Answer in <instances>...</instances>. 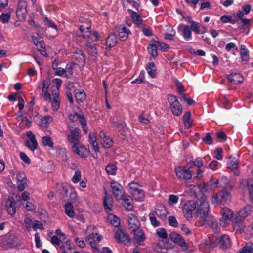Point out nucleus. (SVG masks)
I'll list each match as a JSON object with an SVG mask.
<instances>
[{
    "instance_id": "f257e3e1",
    "label": "nucleus",
    "mask_w": 253,
    "mask_h": 253,
    "mask_svg": "<svg viewBox=\"0 0 253 253\" xmlns=\"http://www.w3.org/2000/svg\"><path fill=\"white\" fill-rule=\"evenodd\" d=\"M198 198V202L196 208V214L203 222V224L207 223L213 225L215 220L213 217L209 214L210 206L206 201V196L202 193L199 195Z\"/></svg>"
},
{
    "instance_id": "f03ea898",
    "label": "nucleus",
    "mask_w": 253,
    "mask_h": 253,
    "mask_svg": "<svg viewBox=\"0 0 253 253\" xmlns=\"http://www.w3.org/2000/svg\"><path fill=\"white\" fill-rule=\"evenodd\" d=\"M168 100L172 114L175 116H180L182 113V107L177 98L175 95L169 94Z\"/></svg>"
},
{
    "instance_id": "7ed1b4c3",
    "label": "nucleus",
    "mask_w": 253,
    "mask_h": 253,
    "mask_svg": "<svg viewBox=\"0 0 253 253\" xmlns=\"http://www.w3.org/2000/svg\"><path fill=\"white\" fill-rule=\"evenodd\" d=\"M189 167L177 166L175 167L174 171L177 177L182 180L188 181L191 179L193 172L189 170Z\"/></svg>"
},
{
    "instance_id": "20e7f679",
    "label": "nucleus",
    "mask_w": 253,
    "mask_h": 253,
    "mask_svg": "<svg viewBox=\"0 0 253 253\" xmlns=\"http://www.w3.org/2000/svg\"><path fill=\"white\" fill-rule=\"evenodd\" d=\"M230 193L225 191L222 190L213 195L211 202L213 204H222L230 201Z\"/></svg>"
},
{
    "instance_id": "39448f33",
    "label": "nucleus",
    "mask_w": 253,
    "mask_h": 253,
    "mask_svg": "<svg viewBox=\"0 0 253 253\" xmlns=\"http://www.w3.org/2000/svg\"><path fill=\"white\" fill-rule=\"evenodd\" d=\"M140 186L137 183L134 182H130L129 184L130 192L134 198L137 201H142L145 197L144 191L140 188Z\"/></svg>"
},
{
    "instance_id": "423d86ee",
    "label": "nucleus",
    "mask_w": 253,
    "mask_h": 253,
    "mask_svg": "<svg viewBox=\"0 0 253 253\" xmlns=\"http://www.w3.org/2000/svg\"><path fill=\"white\" fill-rule=\"evenodd\" d=\"M70 132L67 134V139L72 146H76L80 144L81 137L80 130L76 127H70Z\"/></svg>"
},
{
    "instance_id": "0eeeda50",
    "label": "nucleus",
    "mask_w": 253,
    "mask_h": 253,
    "mask_svg": "<svg viewBox=\"0 0 253 253\" xmlns=\"http://www.w3.org/2000/svg\"><path fill=\"white\" fill-rule=\"evenodd\" d=\"M86 240L88 242L92 248L99 251V249L97 248V244L95 241L96 236L98 235L96 227L94 226H88L86 229Z\"/></svg>"
},
{
    "instance_id": "6e6552de",
    "label": "nucleus",
    "mask_w": 253,
    "mask_h": 253,
    "mask_svg": "<svg viewBox=\"0 0 253 253\" xmlns=\"http://www.w3.org/2000/svg\"><path fill=\"white\" fill-rule=\"evenodd\" d=\"M196 204L192 200L187 201L182 206V211L184 217L187 220H190L192 218V211L195 210Z\"/></svg>"
},
{
    "instance_id": "1a4fd4ad",
    "label": "nucleus",
    "mask_w": 253,
    "mask_h": 253,
    "mask_svg": "<svg viewBox=\"0 0 253 253\" xmlns=\"http://www.w3.org/2000/svg\"><path fill=\"white\" fill-rule=\"evenodd\" d=\"M221 218L219 224L222 227H226L229 225L232 218L233 216V211L228 208H223L221 211Z\"/></svg>"
},
{
    "instance_id": "9d476101",
    "label": "nucleus",
    "mask_w": 253,
    "mask_h": 253,
    "mask_svg": "<svg viewBox=\"0 0 253 253\" xmlns=\"http://www.w3.org/2000/svg\"><path fill=\"white\" fill-rule=\"evenodd\" d=\"M110 186L112 193L116 199L117 200L122 199L125 195L123 186L115 180H113L110 182Z\"/></svg>"
},
{
    "instance_id": "9b49d317",
    "label": "nucleus",
    "mask_w": 253,
    "mask_h": 253,
    "mask_svg": "<svg viewBox=\"0 0 253 253\" xmlns=\"http://www.w3.org/2000/svg\"><path fill=\"white\" fill-rule=\"evenodd\" d=\"M27 3L25 1L20 0L18 3L16 15L20 21H24L27 14Z\"/></svg>"
},
{
    "instance_id": "f8f14e48",
    "label": "nucleus",
    "mask_w": 253,
    "mask_h": 253,
    "mask_svg": "<svg viewBox=\"0 0 253 253\" xmlns=\"http://www.w3.org/2000/svg\"><path fill=\"white\" fill-rule=\"evenodd\" d=\"M128 228L132 232L140 227L141 223L138 217L133 214H129L127 216Z\"/></svg>"
},
{
    "instance_id": "ddd939ff",
    "label": "nucleus",
    "mask_w": 253,
    "mask_h": 253,
    "mask_svg": "<svg viewBox=\"0 0 253 253\" xmlns=\"http://www.w3.org/2000/svg\"><path fill=\"white\" fill-rule=\"evenodd\" d=\"M104 197L103 198V206L105 211L109 212L112 210L113 197L111 195L108 193L107 191L104 188Z\"/></svg>"
},
{
    "instance_id": "4468645a",
    "label": "nucleus",
    "mask_w": 253,
    "mask_h": 253,
    "mask_svg": "<svg viewBox=\"0 0 253 253\" xmlns=\"http://www.w3.org/2000/svg\"><path fill=\"white\" fill-rule=\"evenodd\" d=\"M72 149L75 153L82 158L87 157L89 153L88 150L80 143L76 146H72Z\"/></svg>"
},
{
    "instance_id": "2eb2a0df",
    "label": "nucleus",
    "mask_w": 253,
    "mask_h": 253,
    "mask_svg": "<svg viewBox=\"0 0 253 253\" xmlns=\"http://www.w3.org/2000/svg\"><path fill=\"white\" fill-rule=\"evenodd\" d=\"M16 202L12 197H9L6 203V207L7 212L11 215H13L16 213Z\"/></svg>"
},
{
    "instance_id": "dca6fc26",
    "label": "nucleus",
    "mask_w": 253,
    "mask_h": 253,
    "mask_svg": "<svg viewBox=\"0 0 253 253\" xmlns=\"http://www.w3.org/2000/svg\"><path fill=\"white\" fill-rule=\"evenodd\" d=\"M130 233L133 234V239L137 242H142L146 239L145 233L140 227L132 232H130Z\"/></svg>"
},
{
    "instance_id": "f3484780",
    "label": "nucleus",
    "mask_w": 253,
    "mask_h": 253,
    "mask_svg": "<svg viewBox=\"0 0 253 253\" xmlns=\"http://www.w3.org/2000/svg\"><path fill=\"white\" fill-rule=\"evenodd\" d=\"M118 32L119 39L123 42L126 41L127 39L128 35L131 34L129 29L122 25L119 27Z\"/></svg>"
},
{
    "instance_id": "a211bd4d",
    "label": "nucleus",
    "mask_w": 253,
    "mask_h": 253,
    "mask_svg": "<svg viewBox=\"0 0 253 253\" xmlns=\"http://www.w3.org/2000/svg\"><path fill=\"white\" fill-rule=\"evenodd\" d=\"M170 239L176 244L181 247H186V242L179 234L176 232H172L169 234Z\"/></svg>"
},
{
    "instance_id": "6ab92c4d",
    "label": "nucleus",
    "mask_w": 253,
    "mask_h": 253,
    "mask_svg": "<svg viewBox=\"0 0 253 253\" xmlns=\"http://www.w3.org/2000/svg\"><path fill=\"white\" fill-rule=\"evenodd\" d=\"M63 190L66 196H69V200L70 201H74L76 200L77 197V194L74 188L69 185H66L63 187Z\"/></svg>"
},
{
    "instance_id": "aec40b11",
    "label": "nucleus",
    "mask_w": 253,
    "mask_h": 253,
    "mask_svg": "<svg viewBox=\"0 0 253 253\" xmlns=\"http://www.w3.org/2000/svg\"><path fill=\"white\" fill-rule=\"evenodd\" d=\"M115 238L118 242L127 243L130 241L128 234L121 230L116 232Z\"/></svg>"
},
{
    "instance_id": "412c9836",
    "label": "nucleus",
    "mask_w": 253,
    "mask_h": 253,
    "mask_svg": "<svg viewBox=\"0 0 253 253\" xmlns=\"http://www.w3.org/2000/svg\"><path fill=\"white\" fill-rule=\"evenodd\" d=\"M230 82L234 84H239L243 82V77L240 73H232L228 76Z\"/></svg>"
},
{
    "instance_id": "4be33fe9",
    "label": "nucleus",
    "mask_w": 253,
    "mask_h": 253,
    "mask_svg": "<svg viewBox=\"0 0 253 253\" xmlns=\"http://www.w3.org/2000/svg\"><path fill=\"white\" fill-rule=\"evenodd\" d=\"M240 55L242 61L247 64L249 60V51L245 45H241Z\"/></svg>"
},
{
    "instance_id": "5701e85b",
    "label": "nucleus",
    "mask_w": 253,
    "mask_h": 253,
    "mask_svg": "<svg viewBox=\"0 0 253 253\" xmlns=\"http://www.w3.org/2000/svg\"><path fill=\"white\" fill-rule=\"evenodd\" d=\"M219 181L215 178L211 179L206 184L204 185L206 191H214L218 186Z\"/></svg>"
},
{
    "instance_id": "b1692460",
    "label": "nucleus",
    "mask_w": 253,
    "mask_h": 253,
    "mask_svg": "<svg viewBox=\"0 0 253 253\" xmlns=\"http://www.w3.org/2000/svg\"><path fill=\"white\" fill-rule=\"evenodd\" d=\"M123 201V206L127 210H132L133 205L132 204V199L128 195H125L122 199Z\"/></svg>"
},
{
    "instance_id": "393cba45",
    "label": "nucleus",
    "mask_w": 253,
    "mask_h": 253,
    "mask_svg": "<svg viewBox=\"0 0 253 253\" xmlns=\"http://www.w3.org/2000/svg\"><path fill=\"white\" fill-rule=\"evenodd\" d=\"M253 207L248 205L240 210L238 215L240 217L244 218L249 216L253 212Z\"/></svg>"
},
{
    "instance_id": "a878e982",
    "label": "nucleus",
    "mask_w": 253,
    "mask_h": 253,
    "mask_svg": "<svg viewBox=\"0 0 253 253\" xmlns=\"http://www.w3.org/2000/svg\"><path fill=\"white\" fill-rule=\"evenodd\" d=\"M117 42L116 36L114 33H111L107 37L106 41V45L108 48L114 47Z\"/></svg>"
},
{
    "instance_id": "bb28decb",
    "label": "nucleus",
    "mask_w": 253,
    "mask_h": 253,
    "mask_svg": "<svg viewBox=\"0 0 253 253\" xmlns=\"http://www.w3.org/2000/svg\"><path fill=\"white\" fill-rule=\"evenodd\" d=\"M53 99L52 101V108L54 111H57L60 107V102L59 100V92L58 90L53 92Z\"/></svg>"
},
{
    "instance_id": "cd10ccee",
    "label": "nucleus",
    "mask_w": 253,
    "mask_h": 253,
    "mask_svg": "<svg viewBox=\"0 0 253 253\" xmlns=\"http://www.w3.org/2000/svg\"><path fill=\"white\" fill-rule=\"evenodd\" d=\"M180 28H183V36L184 39L186 40H189L192 35L190 28L188 26L180 24L178 29L179 30Z\"/></svg>"
},
{
    "instance_id": "c85d7f7f",
    "label": "nucleus",
    "mask_w": 253,
    "mask_h": 253,
    "mask_svg": "<svg viewBox=\"0 0 253 253\" xmlns=\"http://www.w3.org/2000/svg\"><path fill=\"white\" fill-rule=\"evenodd\" d=\"M155 213L159 217L163 218L167 214L168 212L164 206L159 205L156 209Z\"/></svg>"
},
{
    "instance_id": "c756f323",
    "label": "nucleus",
    "mask_w": 253,
    "mask_h": 253,
    "mask_svg": "<svg viewBox=\"0 0 253 253\" xmlns=\"http://www.w3.org/2000/svg\"><path fill=\"white\" fill-rule=\"evenodd\" d=\"M203 160L202 157H197L193 161L188 162L187 165L189 168H192L194 166L200 168L203 165Z\"/></svg>"
},
{
    "instance_id": "7c9ffc66",
    "label": "nucleus",
    "mask_w": 253,
    "mask_h": 253,
    "mask_svg": "<svg viewBox=\"0 0 253 253\" xmlns=\"http://www.w3.org/2000/svg\"><path fill=\"white\" fill-rule=\"evenodd\" d=\"M65 212L66 215L70 218H72L75 216L74 211V207L71 203L67 202L64 205Z\"/></svg>"
},
{
    "instance_id": "2f4dec72",
    "label": "nucleus",
    "mask_w": 253,
    "mask_h": 253,
    "mask_svg": "<svg viewBox=\"0 0 253 253\" xmlns=\"http://www.w3.org/2000/svg\"><path fill=\"white\" fill-rule=\"evenodd\" d=\"M86 46L89 54L92 57H96L97 51L95 44L92 42H87Z\"/></svg>"
},
{
    "instance_id": "473e14b6",
    "label": "nucleus",
    "mask_w": 253,
    "mask_h": 253,
    "mask_svg": "<svg viewBox=\"0 0 253 253\" xmlns=\"http://www.w3.org/2000/svg\"><path fill=\"white\" fill-rule=\"evenodd\" d=\"M146 70L150 76L155 78L156 76V69L154 62L149 63L146 67Z\"/></svg>"
},
{
    "instance_id": "72a5a7b5",
    "label": "nucleus",
    "mask_w": 253,
    "mask_h": 253,
    "mask_svg": "<svg viewBox=\"0 0 253 253\" xmlns=\"http://www.w3.org/2000/svg\"><path fill=\"white\" fill-rule=\"evenodd\" d=\"M157 49L158 46L155 41H153L150 43L147 48L149 53L154 57H157L158 55Z\"/></svg>"
},
{
    "instance_id": "f704fd0d",
    "label": "nucleus",
    "mask_w": 253,
    "mask_h": 253,
    "mask_svg": "<svg viewBox=\"0 0 253 253\" xmlns=\"http://www.w3.org/2000/svg\"><path fill=\"white\" fill-rule=\"evenodd\" d=\"M52 121V117L49 115H46L41 119L39 125L42 127H47Z\"/></svg>"
},
{
    "instance_id": "c9c22d12",
    "label": "nucleus",
    "mask_w": 253,
    "mask_h": 253,
    "mask_svg": "<svg viewBox=\"0 0 253 253\" xmlns=\"http://www.w3.org/2000/svg\"><path fill=\"white\" fill-rule=\"evenodd\" d=\"M191 113L189 111L186 112L183 116L184 125L187 128H190L191 127L192 123L190 121Z\"/></svg>"
},
{
    "instance_id": "e433bc0d",
    "label": "nucleus",
    "mask_w": 253,
    "mask_h": 253,
    "mask_svg": "<svg viewBox=\"0 0 253 253\" xmlns=\"http://www.w3.org/2000/svg\"><path fill=\"white\" fill-rule=\"evenodd\" d=\"M220 243H221L223 248H227L230 246L231 241L229 237L226 235H222L220 239Z\"/></svg>"
},
{
    "instance_id": "4c0bfd02",
    "label": "nucleus",
    "mask_w": 253,
    "mask_h": 253,
    "mask_svg": "<svg viewBox=\"0 0 253 253\" xmlns=\"http://www.w3.org/2000/svg\"><path fill=\"white\" fill-rule=\"evenodd\" d=\"M75 65L74 63L67 64L64 69L65 76L67 78H71L73 75V69Z\"/></svg>"
},
{
    "instance_id": "58836bf2",
    "label": "nucleus",
    "mask_w": 253,
    "mask_h": 253,
    "mask_svg": "<svg viewBox=\"0 0 253 253\" xmlns=\"http://www.w3.org/2000/svg\"><path fill=\"white\" fill-rule=\"evenodd\" d=\"M107 219L114 227H118L120 224V219L113 214H109Z\"/></svg>"
},
{
    "instance_id": "ea45409f",
    "label": "nucleus",
    "mask_w": 253,
    "mask_h": 253,
    "mask_svg": "<svg viewBox=\"0 0 253 253\" xmlns=\"http://www.w3.org/2000/svg\"><path fill=\"white\" fill-rule=\"evenodd\" d=\"M131 17L133 22L137 26H140L142 24V19L140 16L134 11H132L131 14Z\"/></svg>"
},
{
    "instance_id": "a19ab883",
    "label": "nucleus",
    "mask_w": 253,
    "mask_h": 253,
    "mask_svg": "<svg viewBox=\"0 0 253 253\" xmlns=\"http://www.w3.org/2000/svg\"><path fill=\"white\" fill-rule=\"evenodd\" d=\"M25 145L32 151L34 152L37 148L38 142L36 139H35V140H33V141H31V139L27 140L25 142Z\"/></svg>"
},
{
    "instance_id": "79ce46f5",
    "label": "nucleus",
    "mask_w": 253,
    "mask_h": 253,
    "mask_svg": "<svg viewBox=\"0 0 253 253\" xmlns=\"http://www.w3.org/2000/svg\"><path fill=\"white\" fill-rule=\"evenodd\" d=\"M117 168L115 164L109 163L106 167L105 170L108 174L115 175Z\"/></svg>"
},
{
    "instance_id": "37998d69",
    "label": "nucleus",
    "mask_w": 253,
    "mask_h": 253,
    "mask_svg": "<svg viewBox=\"0 0 253 253\" xmlns=\"http://www.w3.org/2000/svg\"><path fill=\"white\" fill-rule=\"evenodd\" d=\"M234 228L237 230H242L243 227V222L241 219L236 218L233 219L232 221Z\"/></svg>"
},
{
    "instance_id": "c03bdc74",
    "label": "nucleus",
    "mask_w": 253,
    "mask_h": 253,
    "mask_svg": "<svg viewBox=\"0 0 253 253\" xmlns=\"http://www.w3.org/2000/svg\"><path fill=\"white\" fill-rule=\"evenodd\" d=\"M201 24L198 22L190 20V27L191 29L196 34H198L200 33Z\"/></svg>"
},
{
    "instance_id": "a18cd8bd",
    "label": "nucleus",
    "mask_w": 253,
    "mask_h": 253,
    "mask_svg": "<svg viewBox=\"0 0 253 253\" xmlns=\"http://www.w3.org/2000/svg\"><path fill=\"white\" fill-rule=\"evenodd\" d=\"M42 143L43 145L45 146H49L52 148L54 145V143L52 141L51 138L49 136H43L42 137Z\"/></svg>"
},
{
    "instance_id": "49530a36",
    "label": "nucleus",
    "mask_w": 253,
    "mask_h": 253,
    "mask_svg": "<svg viewBox=\"0 0 253 253\" xmlns=\"http://www.w3.org/2000/svg\"><path fill=\"white\" fill-rule=\"evenodd\" d=\"M75 98L78 102H82L86 98V94L84 91L77 92L75 94Z\"/></svg>"
},
{
    "instance_id": "de8ad7c7",
    "label": "nucleus",
    "mask_w": 253,
    "mask_h": 253,
    "mask_svg": "<svg viewBox=\"0 0 253 253\" xmlns=\"http://www.w3.org/2000/svg\"><path fill=\"white\" fill-rule=\"evenodd\" d=\"M102 143L104 148H110L113 146V141L108 136L102 140Z\"/></svg>"
},
{
    "instance_id": "09e8293b",
    "label": "nucleus",
    "mask_w": 253,
    "mask_h": 253,
    "mask_svg": "<svg viewBox=\"0 0 253 253\" xmlns=\"http://www.w3.org/2000/svg\"><path fill=\"white\" fill-rule=\"evenodd\" d=\"M253 247L252 244H246L239 253H253Z\"/></svg>"
},
{
    "instance_id": "8fccbe9b",
    "label": "nucleus",
    "mask_w": 253,
    "mask_h": 253,
    "mask_svg": "<svg viewBox=\"0 0 253 253\" xmlns=\"http://www.w3.org/2000/svg\"><path fill=\"white\" fill-rule=\"evenodd\" d=\"M149 216L151 223L154 227H156L160 225V222L157 220L154 213H150Z\"/></svg>"
},
{
    "instance_id": "3c124183",
    "label": "nucleus",
    "mask_w": 253,
    "mask_h": 253,
    "mask_svg": "<svg viewBox=\"0 0 253 253\" xmlns=\"http://www.w3.org/2000/svg\"><path fill=\"white\" fill-rule=\"evenodd\" d=\"M69 118L72 122H76L77 121L79 120L81 122V120H82V118L83 119H84V117L83 115H79L77 113L70 114L69 116Z\"/></svg>"
},
{
    "instance_id": "603ef678",
    "label": "nucleus",
    "mask_w": 253,
    "mask_h": 253,
    "mask_svg": "<svg viewBox=\"0 0 253 253\" xmlns=\"http://www.w3.org/2000/svg\"><path fill=\"white\" fill-rule=\"evenodd\" d=\"M43 21L45 23V24L46 25H47L49 27L55 29L57 31H58V28L57 26L55 24V23L53 22L49 19L47 17H45L43 19Z\"/></svg>"
},
{
    "instance_id": "864d4df0",
    "label": "nucleus",
    "mask_w": 253,
    "mask_h": 253,
    "mask_svg": "<svg viewBox=\"0 0 253 253\" xmlns=\"http://www.w3.org/2000/svg\"><path fill=\"white\" fill-rule=\"evenodd\" d=\"M156 234L160 238L162 239H166L168 237V234L164 228H159Z\"/></svg>"
},
{
    "instance_id": "5fc2aeb1",
    "label": "nucleus",
    "mask_w": 253,
    "mask_h": 253,
    "mask_svg": "<svg viewBox=\"0 0 253 253\" xmlns=\"http://www.w3.org/2000/svg\"><path fill=\"white\" fill-rule=\"evenodd\" d=\"M228 167L230 169L238 168V162L235 158H230L228 163Z\"/></svg>"
},
{
    "instance_id": "6e6d98bb",
    "label": "nucleus",
    "mask_w": 253,
    "mask_h": 253,
    "mask_svg": "<svg viewBox=\"0 0 253 253\" xmlns=\"http://www.w3.org/2000/svg\"><path fill=\"white\" fill-rule=\"evenodd\" d=\"M155 43L157 44L158 48H159L162 51H166L169 48V45L165 43L161 42L158 41H155Z\"/></svg>"
},
{
    "instance_id": "4d7b16f0",
    "label": "nucleus",
    "mask_w": 253,
    "mask_h": 253,
    "mask_svg": "<svg viewBox=\"0 0 253 253\" xmlns=\"http://www.w3.org/2000/svg\"><path fill=\"white\" fill-rule=\"evenodd\" d=\"M179 198L175 195H170L169 197L168 204L169 205H173L177 203Z\"/></svg>"
},
{
    "instance_id": "13d9d810",
    "label": "nucleus",
    "mask_w": 253,
    "mask_h": 253,
    "mask_svg": "<svg viewBox=\"0 0 253 253\" xmlns=\"http://www.w3.org/2000/svg\"><path fill=\"white\" fill-rule=\"evenodd\" d=\"M11 17V15L9 13H3L0 16V21L2 23H7L10 18Z\"/></svg>"
},
{
    "instance_id": "bf43d9fd",
    "label": "nucleus",
    "mask_w": 253,
    "mask_h": 253,
    "mask_svg": "<svg viewBox=\"0 0 253 253\" xmlns=\"http://www.w3.org/2000/svg\"><path fill=\"white\" fill-rule=\"evenodd\" d=\"M215 136L220 141H224L227 139V136L223 131H217Z\"/></svg>"
},
{
    "instance_id": "052dcab7",
    "label": "nucleus",
    "mask_w": 253,
    "mask_h": 253,
    "mask_svg": "<svg viewBox=\"0 0 253 253\" xmlns=\"http://www.w3.org/2000/svg\"><path fill=\"white\" fill-rule=\"evenodd\" d=\"M16 179L18 182L28 181L25 174L23 172H19L16 175Z\"/></svg>"
},
{
    "instance_id": "680f3d73",
    "label": "nucleus",
    "mask_w": 253,
    "mask_h": 253,
    "mask_svg": "<svg viewBox=\"0 0 253 253\" xmlns=\"http://www.w3.org/2000/svg\"><path fill=\"white\" fill-rule=\"evenodd\" d=\"M32 227L35 231L37 230L38 229H41L42 230L44 229L43 224L38 220H35L34 221Z\"/></svg>"
},
{
    "instance_id": "e2e57ef3",
    "label": "nucleus",
    "mask_w": 253,
    "mask_h": 253,
    "mask_svg": "<svg viewBox=\"0 0 253 253\" xmlns=\"http://www.w3.org/2000/svg\"><path fill=\"white\" fill-rule=\"evenodd\" d=\"M202 140L208 145L212 144L213 142L212 138L209 133H206L205 137L202 138Z\"/></svg>"
},
{
    "instance_id": "0e129e2a",
    "label": "nucleus",
    "mask_w": 253,
    "mask_h": 253,
    "mask_svg": "<svg viewBox=\"0 0 253 253\" xmlns=\"http://www.w3.org/2000/svg\"><path fill=\"white\" fill-rule=\"evenodd\" d=\"M169 222L170 226L177 227L178 226V222L174 216H170L169 218Z\"/></svg>"
},
{
    "instance_id": "69168bd1",
    "label": "nucleus",
    "mask_w": 253,
    "mask_h": 253,
    "mask_svg": "<svg viewBox=\"0 0 253 253\" xmlns=\"http://www.w3.org/2000/svg\"><path fill=\"white\" fill-rule=\"evenodd\" d=\"M81 178V174L80 171H76L73 176L72 180L73 183H77L79 182Z\"/></svg>"
},
{
    "instance_id": "338daca9",
    "label": "nucleus",
    "mask_w": 253,
    "mask_h": 253,
    "mask_svg": "<svg viewBox=\"0 0 253 253\" xmlns=\"http://www.w3.org/2000/svg\"><path fill=\"white\" fill-rule=\"evenodd\" d=\"M214 153L216 154L215 158L218 160H221L223 158L222 153L223 151L221 148H217L214 151Z\"/></svg>"
},
{
    "instance_id": "774afa93",
    "label": "nucleus",
    "mask_w": 253,
    "mask_h": 253,
    "mask_svg": "<svg viewBox=\"0 0 253 253\" xmlns=\"http://www.w3.org/2000/svg\"><path fill=\"white\" fill-rule=\"evenodd\" d=\"M247 186L249 194L253 191V178H250L247 180Z\"/></svg>"
}]
</instances>
